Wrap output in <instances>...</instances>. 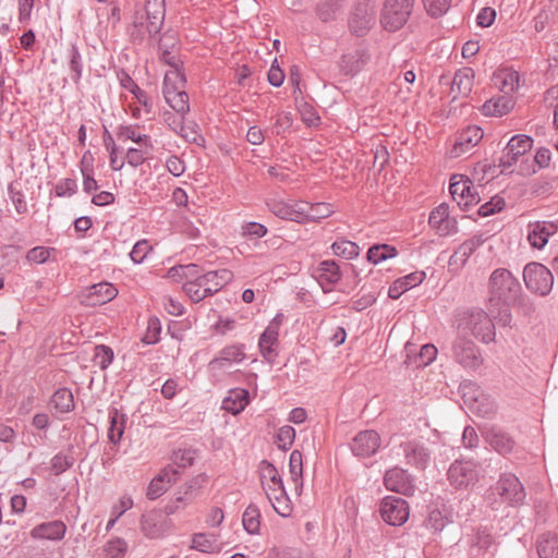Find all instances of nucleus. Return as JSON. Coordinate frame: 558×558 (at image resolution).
Listing matches in <instances>:
<instances>
[{
	"mask_svg": "<svg viewBox=\"0 0 558 558\" xmlns=\"http://www.w3.org/2000/svg\"><path fill=\"white\" fill-rule=\"evenodd\" d=\"M448 523V518L438 509L433 508L428 511L425 526L433 532H440Z\"/></svg>",
	"mask_w": 558,
	"mask_h": 558,
	"instance_id": "nucleus-60",
	"label": "nucleus"
},
{
	"mask_svg": "<svg viewBox=\"0 0 558 558\" xmlns=\"http://www.w3.org/2000/svg\"><path fill=\"white\" fill-rule=\"evenodd\" d=\"M165 17L136 12L132 24L128 28L130 41L137 46L150 45L159 35Z\"/></svg>",
	"mask_w": 558,
	"mask_h": 558,
	"instance_id": "nucleus-3",
	"label": "nucleus"
},
{
	"mask_svg": "<svg viewBox=\"0 0 558 558\" xmlns=\"http://www.w3.org/2000/svg\"><path fill=\"white\" fill-rule=\"evenodd\" d=\"M315 276L323 291L330 292L332 287L339 282L342 277L340 266L332 259H326L318 264L315 269Z\"/></svg>",
	"mask_w": 558,
	"mask_h": 558,
	"instance_id": "nucleus-25",
	"label": "nucleus"
},
{
	"mask_svg": "<svg viewBox=\"0 0 558 558\" xmlns=\"http://www.w3.org/2000/svg\"><path fill=\"white\" fill-rule=\"evenodd\" d=\"M70 77L75 85H78L83 73V58L75 45L71 46L68 53Z\"/></svg>",
	"mask_w": 558,
	"mask_h": 558,
	"instance_id": "nucleus-46",
	"label": "nucleus"
},
{
	"mask_svg": "<svg viewBox=\"0 0 558 558\" xmlns=\"http://www.w3.org/2000/svg\"><path fill=\"white\" fill-rule=\"evenodd\" d=\"M478 465L471 460H457L448 470V481L456 488H468L478 480Z\"/></svg>",
	"mask_w": 558,
	"mask_h": 558,
	"instance_id": "nucleus-10",
	"label": "nucleus"
},
{
	"mask_svg": "<svg viewBox=\"0 0 558 558\" xmlns=\"http://www.w3.org/2000/svg\"><path fill=\"white\" fill-rule=\"evenodd\" d=\"M343 0H320L316 7V14L323 22H329L336 19Z\"/></svg>",
	"mask_w": 558,
	"mask_h": 558,
	"instance_id": "nucleus-49",
	"label": "nucleus"
},
{
	"mask_svg": "<svg viewBox=\"0 0 558 558\" xmlns=\"http://www.w3.org/2000/svg\"><path fill=\"white\" fill-rule=\"evenodd\" d=\"M117 137L120 141L131 140L136 144H143L149 148L153 147L150 137L146 134H138L133 125H119Z\"/></svg>",
	"mask_w": 558,
	"mask_h": 558,
	"instance_id": "nucleus-47",
	"label": "nucleus"
},
{
	"mask_svg": "<svg viewBox=\"0 0 558 558\" xmlns=\"http://www.w3.org/2000/svg\"><path fill=\"white\" fill-rule=\"evenodd\" d=\"M487 438L489 445L502 456L510 453L514 448L515 442L513 438L501 429L492 428Z\"/></svg>",
	"mask_w": 558,
	"mask_h": 558,
	"instance_id": "nucleus-38",
	"label": "nucleus"
},
{
	"mask_svg": "<svg viewBox=\"0 0 558 558\" xmlns=\"http://www.w3.org/2000/svg\"><path fill=\"white\" fill-rule=\"evenodd\" d=\"M511 304H502V305H487L488 311L493 314L494 319L500 326H510L512 320V315L510 307Z\"/></svg>",
	"mask_w": 558,
	"mask_h": 558,
	"instance_id": "nucleus-58",
	"label": "nucleus"
},
{
	"mask_svg": "<svg viewBox=\"0 0 558 558\" xmlns=\"http://www.w3.org/2000/svg\"><path fill=\"white\" fill-rule=\"evenodd\" d=\"M483 135V130L480 126L469 125L458 134L457 140L450 150V156L452 158H458L463 154L469 153L481 142Z\"/></svg>",
	"mask_w": 558,
	"mask_h": 558,
	"instance_id": "nucleus-22",
	"label": "nucleus"
},
{
	"mask_svg": "<svg viewBox=\"0 0 558 558\" xmlns=\"http://www.w3.org/2000/svg\"><path fill=\"white\" fill-rule=\"evenodd\" d=\"M376 17V5L372 0H361L349 19V28L355 36H364L373 27Z\"/></svg>",
	"mask_w": 558,
	"mask_h": 558,
	"instance_id": "nucleus-7",
	"label": "nucleus"
},
{
	"mask_svg": "<svg viewBox=\"0 0 558 558\" xmlns=\"http://www.w3.org/2000/svg\"><path fill=\"white\" fill-rule=\"evenodd\" d=\"M520 281L506 268L495 269L487 283V305L511 304L521 292Z\"/></svg>",
	"mask_w": 558,
	"mask_h": 558,
	"instance_id": "nucleus-1",
	"label": "nucleus"
},
{
	"mask_svg": "<svg viewBox=\"0 0 558 558\" xmlns=\"http://www.w3.org/2000/svg\"><path fill=\"white\" fill-rule=\"evenodd\" d=\"M380 444L379 434L373 429H367L353 437L350 448L355 457L369 458L378 451Z\"/></svg>",
	"mask_w": 558,
	"mask_h": 558,
	"instance_id": "nucleus-16",
	"label": "nucleus"
},
{
	"mask_svg": "<svg viewBox=\"0 0 558 558\" xmlns=\"http://www.w3.org/2000/svg\"><path fill=\"white\" fill-rule=\"evenodd\" d=\"M248 402V391L244 388H234L229 390L228 396L222 400V409L232 414H239Z\"/></svg>",
	"mask_w": 558,
	"mask_h": 558,
	"instance_id": "nucleus-34",
	"label": "nucleus"
},
{
	"mask_svg": "<svg viewBox=\"0 0 558 558\" xmlns=\"http://www.w3.org/2000/svg\"><path fill=\"white\" fill-rule=\"evenodd\" d=\"M513 107L512 100L507 96L490 98L485 101L481 108L484 116L501 117L507 114Z\"/></svg>",
	"mask_w": 558,
	"mask_h": 558,
	"instance_id": "nucleus-37",
	"label": "nucleus"
},
{
	"mask_svg": "<svg viewBox=\"0 0 558 558\" xmlns=\"http://www.w3.org/2000/svg\"><path fill=\"white\" fill-rule=\"evenodd\" d=\"M242 523L248 534H258L260 529V511L256 505H250L243 515Z\"/></svg>",
	"mask_w": 558,
	"mask_h": 558,
	"instance_id": "nucleus-45",
	"label": "nucleus"
},
{
	"mask_svg": "<svg viewBox=\"0 0 558 558\" xmlns=\"http://www.w3.org/2000/svg\"><path fill=\"white\" fill-rule=\"evenodd\" d=\"M555 231L556 226L553 222L536 221L529 225L527 240L533 247L543 248Z\"/></svg>",
	"mask_w": 558,
	"mask_h": 558,
	"instance_id": "nucleus-29",
	"label": "nucleus"
},
{
	"mask_svg": "<svg viewBox=\"0 0 558 558\" xmlns=\"http://www.w3.org/2000/svg\"><path fill=\"white\" fill-rule=\"evenodd\" d=\"M50 404L58 413H70L75 409V402L72 391L62 387L57 389L50 399Z\"/></svg>",
	"mask_w": 558,
	"mask_h": 558,
	"instance_id": "nucleus-39",
	"label": "nucleus"
},
{
	"mask_svg": "<svg viewBox=\"0 0 558 558\" xmlns=\"http://www.w3.org/2000/svg\"><path fill=\"white\" fill-rule=\"evenodd\" d=\"M268 209L277 217L290 221L302 223L303 208L305 206L303 201L286 202L282 199L270 198L266 203Z\"/></svg>",
	"mask_w": 558,
	"mask_h": 558,
	"instance_id": "nucleus-18",
	"label": "nucleus"
},
{
	"mask_svg": "<svg viewBox=\"0 0 558 558\" xmlns=\"http://www.w3.org/2000/svg\"><path fill=\"white\" fill-rule=\"evenodd\" d=\"M495 489L501 501L512 507L523 504L526 496L522 483L512 473L501 474Z\"/></svg>",
	"mask_w": 558,
	"mask_h": 558,
	"instance_id": "nucleus-9",
	"label": "nucleus"
},
{
	"mask_svg": "<svg viewBox=\"0 0 558 558\" xmlns=\"http://www.w3.org/2000/svg\"><path fill=\"white\" fill-rule=\"evenodd\" d=\"M474 83V71L471 68H463L456 72L452 84L451 92L457 96L468 97L473 88Z\"/></svg>",
	"mask_w": 558,
	"mask_h": 558,
	"instance_id": "nucleus-36",
	"label": "nucleus"
},
{
	"mask_svg": "<svg viewBox=\"0 0 558 558\" xmlns=\"http://www.w3.org/2000/svg\"><path fill=\"white\" fill-rule=\"evenodd\" d=\"M196 451L192 448L179 449L173 452V463L179 469H185L194 463Z\"/></svg>",
	"mask_w": 558,
	"mask_h": 558,
	"instance_id": "nucleus-64",
	"label": "nucleus"
},
{
	"mask_svg": "<svg viewBox=\"0 0 558 558\" xmlns=\"http://www.w3.org/2000/svg\"><path fill=\"white\" fill-rule=\"evenodd\" d=\"M407 464L425 470L430 462V450L422 442L410 440L400 445Z\"/></svg>",
	"mask_w": 558,
	"mask_h": 558,
	"instance_id": "nucleus-21",
	"label": "nucleus"
},
{
	"mask_svg": "<svg viewBox=\"0 0 558 558\" xmlns=\"http://www.w3.org/2000/svg\"><path fill=\"white\" fill-rule=\"evenodd\" d=\"M109 428L108 440L114 445H120L126 424V415L116 408L109 409Z\"/></svg>",
	"mask_w": 558,
	"mask_h": 558,
	"instance_id": "nucleus-33",
	"label": "nucleus"
},
{
	"mask_svg": "<svg viewBox=\"0 0 558 558\" xmlns=\"http://www.w3.org/2000/svg\"><path fill=\"white\" fill-rule=\"evenodd\" d=\"M451 354L454 361L464 368L475 369L483 363L478 348L466 337L456 338L451 345Z\"/></svg>",
	"mask_w": 558,
	"mask_h": 558,
	"instance_id": "nucleus-8",
	"label": "nucleus"
},
{
	"mask_svg": "<svg viewBox=\"0 0 558 558\" xmlns=\"http://www.w3.org/2000/svg\"><path fill=\"white\" fill-rule=\"evenodd\" d=\"M426 275L424 271H414L397 279L388 290V296L392 300L399 299L405 291L421 284Z\"/></svg>",
	"mask_w": 558,
	"mask_h": 558,
	"instance_id": "nucleus-30",
	"label": "nucleus"
},
{
	"mask_svg": "<svg viewBox=\"0 0 558 558\" xmlns=\"http://www.w3.org/2000/svg\"><path fill=\"white\" fill-rule=\"evenodd\" d=\"M427 14L434 19L440 17L448 12L452 0H422Z\"/></svg>",
	"mask_w": 558,
	"mask_h": 558,
	"instance_id": "nucleus-56",
	"label": "nucleus"
},
{
	"mask_svg": "<svg viewBox=\"0 0 558 558\" xmlns=\"http://www.w3.org/2000/svg\"><path fill=\"white\" fill-rule=\"evenodd\" d=\"M65 532L66 525L60 520H54L38 524L32 530L31 535L34 538L60 541L64 537Z\"/></svg>",
	"mask_w": 558,
	"mask_h": 558,
	"instance_id": "nucleus-32",
	"label": "nucleus"
},
{
	"mask_svg": "<svg viewBox=\"0 0 558 558\" xmlns=\"http://www.w3.org/2000/svg\"><path fill=\"white\" fill-rule=\"evenodd\" d=\"M120 85L131 92L140 105H142L145 109L146 113H150L154 109V101L150 96L147 95L145 90L140 88V86L135 83V81L125 72L119 76Z\"/></svg>",
	"mask_w": 558,
	"mask_h": 558,
	"instance_id": "nucleus-35",
	"label": "nucleus"
},
{
	"mask_svg": "<svg viewBox=\"0 0 558 558\" xmlns=\"http://www.w3.org/2000/svg\"><path fill=\"white\" fill-rule=\"evenodd\" d=\"M523 280L527 290L541 296L548 295L554 284L551 271L539 263H529L524 267Z\"/></svg>",
	"mask_w": 558,
	"mask_h": 558,
	"instance_id": "nucleus-6",
	"label": "nucleus"
},
{
	"mask_svg": "<svg viewBox=\"0 0 558 558\" xmlns=\"http://www.w3.org/2000/svg\"><path fill=\"white\" fill-rule=\"evenodd\" d=\"M384 483L388 490L396 492L404 496H412L415 492L413 477L408 473V471L398 466L386 472Z\"/></svg>",
	"mask_w": 558,
	"mask_h": 558,
	"instance_id": "nucleus-17",
	"label": "nucleus"
},
{
	"mask_svg": "<svg viewBox=\"0 0 558 558\" xmlns=\"http://www.w3.org/2000/svg\"><path fill=\"white\" fill-rule=\"evenodd\" d=\"M165 96L166 102L184 119L185 114L190 111L189 95L182 89L178 92H167Z\"/></svg>",
	"mask_w": 558,
	"mask_h": 558,
	"instance_id": "nucleus-42",
	"label": "nucleus"
},
{
	"mask_svg": "<svg viewBox=\"0 0 558 558\" xmlns=\"http://www.w3.org/2000/svg\"><path fill=\"white\" fill-rule=\"evenodd\" d=\"M16 182H12L8 185V195L17 214L24 215L28 211L27 202L24 193L17 187Z\"/></svg>",
	"mask_w": 558,
	"mask_h": 558,
	"instance_id": "nucleus-53",
	"label": "nucleus"
},
{
	"mask_svg": "<svg viewBox=\"0 0 558 558\" xmlns=\"http://www.w3.org/2000/svg\"><path fill=\"white\" fill-rule=\"evenodd\" d=\"M496 82H500L502 84V88L505 93L513 92L519 87V73L515 71L504 70L500 71L495 76Z\"/></svg>",
	"mask_w": 558,
	"mask_h": 558,
	"instance_id": "nucleus-61",
	"label": "nucleus"
},
{
	"mask_svg": "<svg viewBox=\"0 0 558 558\" xmlns=\"http://www.w3.org/2000/svg\"><path fill=\"white\" fill-rule=\"evenodd\" d=\"M279 331L265 328L258 339V349L262 356L272 364L278 356Z\"/></svg>",
	"mask_w": 558,
	"mask_h": 558,
	"instance_id": "nucleus-28",
	"label": "nucleus"
},
{
	"mask_svg": "<svg viewBox=\"0 0 558 558\" xmlns=\"http://www.w3.org/2000/svg\"><path fill=\"white\" fill-rule=\"evenodd\" d=\"M532 147L533 138L531 136L525 134L512 136L499 157L498 166L504 170L510 169L517 163L519 157L529 153Z\"/></svg>",
	"mask_w": 558,
	"mask_h": 558,
	"instance_id": "nucleus-11",
	"label": "nucleus"
},
{
	"mask_svg": "<svg viewBox=\"0 0 558 558\" xmlns=\"http://www.w3.org/2000/svg\"><path fill=\"white\" fill-rule=\"evenodd\" d=\"M51 471L54 475H60L74 464V458L72 456L64 454L62 452L57 453L52 457Z\"/></svg>",
	"mask_w": 558,
	"mask_h": 558,
	"instance_id": "nucleus-63",
	"label": "nucleus"
},
{
	"mask_svg": "<svg viewBox=\"0 0 558 558\" xmlns=\"http://www.w3.org/2000/svg\"><path fill=\"white\" fill-rule=\"evenodd\" d=\"M456 323L460 332H470L485 343H489L495 339V324L482 308L472 307L460 312Z\"/></svg>",
	"mask_w": 558,
	"mask_h": 558,
	"instance_id": "nucleus-2",
	"label": "nucleus"
},
{
	"mask_svg": "<svg viewBox=\"0 0 558 558\" xmlns=\"http://www.w3.org/2000/svg\"><path fill=\"white\" fill-rule=\"evenodd\" d=\"M269 502L272 505L274 510L281 517L288 518L291 515L293 507L292 502L286 492L282 480L276 484H267L264 489Z\"/></svg>",
	"mask_w": 558,
	"mask_h": 558,
	"instance_id": "nucleus-20",
	"label": "nucleus"
},
{
	"mask_svg": "<svg viewBox=\"0 0 558 558\" xmlns=\"http://www.w3.org/2000/svg\"><path fill=\"white\" fill-rule=\"evenodd\" d=\"M331 250L335 255L343 257L345 259H353L360 254L359 245L348 240H340L333 242L331 245Z\"/></svg>",
	"mask_w": 558,
	"mask_h": 558,
	"instance_id": "nucleus-51",
	"label": "nucleus"
},
{
	"mask_svg": "<svg viewBox=\"0 0 558 558\" xmlns=\"http://www.w3.org/2000/svg\"><path fill=\"white\" fill-rule=\"evenodd\" d=\"M409 505L396 496H387L381 500L380 514L383 520L393 526L403 525L409 519Z\"/></svg>",
	"mask_w": 558,
	"mask_h": 558,
	"instance_id": "nucleus-12",
	"label": "nucleus"
},
{
	"mask_svg": "<svg viewBox=\"0 0 558 558\" xmlns=\"http://www.w3.org/2000/svg\"><path fill=\"white\" fill-rule=\"evenodd\" d=\"M457 175L451 178L449 191L452 198L463 210H468L471 206L476 205L480 202V195L475 191L473 183L469 179H461L456 181Z\"/></svg>",
	"mask_w": 558,
	"mask_h": 558,
	"instance_id": "nucleus-13",
	"label": "nucleus"
},
{
	"mask_svg": "<svg viewBox=\"0 0 558 558\" xmlns=\"http://www.w3.org/2000/svg\"><path fill=\"white\" fill-rule=\"evenodd\" d=\"M182 289L194 303H198L204 299L211 296L210 293H207V289L205 286H203V281L199 276L184 282Z\"/></svg>",
	"mask_w": 558,
	"mask_h": 558,
	"instance_id": "nucleus-44",
	"label": "nucleus"
},
{
	"mask_svg": "<svg viewBox=\"0 0 558 558\" xmlns=\"http://www.w3.org/2000/svg\"><path fill=\"white\" fill-rule=\"evenodd\" d=\"M114 357L113 350L105 344L95 347L94 362L100 369L105 371L112 363Z\"/></svg>",
	"mask_w": 558,
	"mask_h": 558,
	"instance_id": "nucleus-57",
	"label": "nucleus"
},
{
	"mask_svg": "<svg viewBox=\"0 0 558 558\" xmlns=\"http://www.w3.org/2000/svg\"><path fill=\"white\" fill-rule=\"evenodd\" d=\"M179 475L180 472L177 468L168 465L150 481L146 490V497L150 500L159 498L170 484L178 481Z\"/></svg>",
	"mask_w": 558,
	"mask_h": 558,
	"instance_id": "nucleus-23",
	"label": "nucleus"
},
{
	"mask_svg": "<svg viewBox=\"0 0 558 558\" xmlns=\"http://www.w3.org/2000/svg\"><path fill=\"white\" fill-rule=\"evenodd\" d=\"M415 0H386L381 11L380 23L386 31L396 32L409 20Z\"/></svg>",
	"mask_w": 558,
	"mask_h": 558,
	"instance_id": "nucleus-5",
	"label": "nucleus"
},
{
	"mask_svg": "<svg viewBox=\"0 0 558 558\" xmlns=\"http://www.w3.org/2000/svg\"><path fill=\"white\" fill-rule=\"evenodd\" d=\"M397 255V248L388 244H374L368 248L367 259L373 264H379Z\"/></svg>",
	"mask_w": 558,
	"mask_h": 558,
	"instance_id": "nucleus-48",
	"label": "nucleus"
},
{
	"mask_svg": "<svg viewBox=\"0 0 558 558\" xmlns=\"http://www.w3.org/2000/svg\"><path fill=\"white\" fill-rule=\"evenodd\" d=\"M371 60V54L365 48H357L341 56L338 65L343 75H355Z\"/></svg>",
	"mask_w": 558,
	"mask_h": 558,
	"instance_id": "nucleus-24",
	"label": "nucleus"
},
{
	"mask_svg": "<svg viewBox=\"0 0 558 558\" xmlns=\"http://www.w3.org/2000/svg\"><path fill=\"white\" fill-rule=\"evenodd\" d=\"M305 206L303 208V219L302 222L306 221H316L323 218H327L331 215L332 210L330 205L327 203H316L310 204L304 202Z\"/></svg>",
	"mask_w": 558,
	"mask_h": 558,
	"instance_id": "nucleus-43",
	"label": "nucleus"
},
{
	"mask_svg": "<svg viewBox=\"0 0 558 558\" xmlns=\"http://www.w3.org/2000/svg\"><path fill=\"white\" fill-rule=\"evenodd\" d=\"M185 77L179 70H171L165 74L162 84L163 97L167 96V92L182 90L184 87Z\"/></svg>",
	"mask_w": 558,
	"mask_h": 558,
	"instance_id": "nucleus-50",
	"label": "nucleus"
},
{
	"mask_svg": "<svg viewBox=\"0 0 558 558\" xmlns=\"http://www.w3.org/2000/svg\"><path fill=\"white\" fill-rule=\"evenodd\" d=\"M207 482L206 474H198L190 480L184 485V492L182 495L177 496L174 499L169 501L166 506L165 511L167 514H173L185 505L191 502L193 498L196 496L197 492L203 487V485Z\"/></svg>",
	"mask_w": 558,
	"mask_h": 558,
	"instance_id": "nucleus-19",
	"label": "nucleus"
},
{
	"mask_svg": "<svg viewBox=\"0 0 558 558\" xmlns=\"http://www.w3.org/2000/svg\"><path fill=\"white\" fill-rule=\"evenodd\" d=\"M484 243L482 235H475L464 241L452 254L450 260L465 264L470 256Z\"/></svg>",
	"mask_w": 558,
	"mask_h": 558,
	"instance_id": "nucleus-40",
	"label": "nucleus"
},
{
	"mask_svg": "<svg viewBox=\"0 0 558 558\" xmlns=\"http://www.w3.org/2000/svg\"><path fill=\"white\" fill-rule=\"evenodd\" d=\"M259 477L263 489L267 488V484H276L282 480L276 466L267 460L259 463Z\"/></svg>",
	"mask_w": 558,
	"mask_h": 558,
	"instance_id": "nucleus-52",
	"label": "nucleus"
},
{
	"mask_svg": "<svg viewBox=\"0 0 558 558\" xmlns=\"http://www.w3.org/2000/svg\"><path fill=\"white\" fill-rule=\"evenodd\" d=\"M184 119L180 118L177 126H172V131L178 133L181 137H183L189 143L201 144L199 142H204V137L198 134L195 129V125H185L183 122Z\"/></svg>",
	"mask_w": 558,
	"mask_h": 558,
	"instance_id": "nucleus-54",
	"label": "nucleus"
},
{
	"mask_svg": "<svg viewBox=\"0 0 558 558\" xmlns=\"http://www.w3.org/2000/svg\"><path fill=\"white\" fill-rule=\"evenodd\" d=\"M191 547L202 553H213L217 548L216 538L211 534L197 533L193 536Z\"/></svg>",
	"mask_w": 558,
	"mask_h": 558,
	"instance_id": "nucleus-55",
	"label": "nucleus"
},
{
	"mask_svg": "<svg viewBox=\"0 0 558 558\" xmlns=\"http://www.w3.org/2000/svg\"><path fill=\"white\" fill-rule=\"evenodd\" d=\"M128 549V544L124 539L117 537L110 539L105 545L106 558H123Z\"/></svg>",
	"mask_w": 558,
	"mask_h": 558,
	"instance_id": "nucleus-62",
	"label": "nucleus"
},
{
	"mask_svg": "<svg viewBox=\"0 0 558 558\" xmlns=\"http://www.w3.org/2000/svg\"><path fill=\"white\" fill-rule=\"evenodd\" d=\"M537 553L539 558H558V536L550 533L541 535Z\"/></svg>",
	"mask_w": 558,
	"mask_h": 558,
	"instance_id": "nucleus-41",
	"label": "nucleus"
},
{
	"mask_svg": "<svg viewBox=\"0 0 558 558\" xmlns=\"http://www.w3.org/2000/svg\"><path fill=\"white\" fill-rule=\"evenodd\" d=\"M464 404L469 410L481 417L492 418L497 413L495 400L485 393L476 384L465 383L461 386Z\"/></svg>",
	"mask_w": 558,
	"mask_h": 558,
	"instance_id": "nucleus-4",
	"label": "nucleus"
},
{
	"mask_svg": "<svg viewBox=\"0 0 558 558\" xmlns=\"http://www.w3.org/2000/svg\"><path fill=\"white\" fill-rule=\"evenodd\" d=\"M294 438V428L289 425H284L278 429L275 444L279 449L287 451L292 446Z\"/></svg>",
	"mask_w": 558,
	"mask_h": 558,
	"instance_id": "nucleus-59",
	"label": "nucleus"
},
{
	"mask_svg": "<svg viewBox=\"0 0 558 558\" xmlns=\"http://www.w3.org/2000/svg\"><path fill=\"white\" fill-rule=\"evenodd\" d=\"M468 555L470 558H490L494 556V538L487 527H478L474 533L468 535Z\"/></svg>",
	"mask_w": 558,
	"mask_h": 558,
	"instance_id": "nucleus-15",
	"label": "nucleus"
},
{
	"mask_svg": "<svg viewBox=\"0 0 558 558\" xmlns=\"http://www.w3.org/2000/svg\"><path fill=\"white\" fill-rule=\"evenodd\" d=\"M245 345L238 343L222 348L209 362L211 369H222L232 363H241L245 359Z\"/></svg>",
	"mask_w": 558,
	"mask_h": 558,
	"instance_id": "nucleus-26",
	"label": "nucleus"
},
{
	"mask_svg": "<svg viewBox=\"0 0 558 558\" xmlns=\"http://www.w3.org/2000/svg\"><path fill=\"white\" fill-rule=\"evenodd\" d=\"M199 277L203 281V286H205L207 289V293L214 295L232 280L233 274L231 270L223 268L214 271H207Z\"/></svg>",
	"mask_w": 558,
	"mask_h": 558,
	"instance_id": "nucleus-31",
	"label": "nucleus"
},
{
	"mask_svg": "<svg viewBox=\"0 0 558 558\" xmlns=\"http://www.w3.org/2000/svg\"><path fill=\"white\" fill-rule=\"evenodd\" d=\"M117 294L118 290L113 284L99 282L89 287L84 302L88 306H98L111 301Z\"/></svg>",
	"mask_w": 558,
	"mask_h": 558,
	"instance_id": "nucleus-27",
	"label": "nucleus"
},
{
	"mask_svg": "<svg viewBox=\"0 0 558 558\" xmlns=\"http://www.w3.org/2000/svg\"><path fill=\"white\" fill-rule=\"evenodd\" d=\"M428 225L439 236H448L458 232L457 220L450 216L449 205L446 203H441L430 211Z\"/></svg>",
	"mask_w": 558,
	"mask_h": 558,
	"instance_id": "nucleus-14",
	"label": "nucleus"
}]
</instances>
